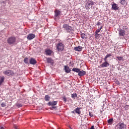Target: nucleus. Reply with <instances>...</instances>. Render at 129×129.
Wrapping results in <instances>:
<instances>
[{
    "mask_svg": "<svg viewBox=\"0 0 129 129\" xmlns=\"http://www.w3.org/2000/svg\"><path fill=\"white\" fill-rule=\"evenodd\" d=\"M101 24V23L100 22V21H98L97 23V26H100V25Z\"/></svg>",
    "mask_w": 129,
    "mask_h": 129,
    "instance_id": "36",
    "label": "nucleus"
},
{
    "mask_svg": "<svg viewBox=\"0 0 129 129\" xmlns=\"http://www.w3.org/2000/svg\"><path fill=\"white\" fill-rule=\"evenodd\" d=\"M96 31H97V32L98 33H100V29H99V28L98 29H97L96 30Z\"/></svg>",
    "mask_w": 129,
    "mask_h": 129,
    "instance_id": "43",
    "label": "nucleus"
},
{
    "mask_svg": "<svg viewBox=\"0 0 129 129\" xmlns=\"http://www.w3.org/2000/svg\"><path fill=\"white\" fill-rule=\"evenodd\" d=\"M62 100L63 101H64L65 102H66V101H67V99L66 97H63L62 98Z\"/></svg>",
    "mask_w": 129,
    "mask_h": 129,
    "instance_id": "35",
    "label": "nucleus"
},
{
    "mask_svg": "<svg viewBox=\"0 0 129 129\" xmlns=\"http://www.w3.org/2000/svg\"><path fill=\"white\" fill-rule=\"evenodd\" d=\"M102 28H103V26H101V27H100V28H99L100 32L101 30L102 29Z\"/></svg>",
    "mask_w": 129,
    "mask_h": 129,
    "instance_id": "45",
    "label": "nucleus"
},
{
    "mask_svg": "<svg viewBox=\"0 0 129 129\" xmlns=\"http://www.w3.org/2000/svg\"><path fill=\"white\" fill-rule=\"evenodd\" d=\"M119 8L118 4H115V3L112 4V10L113 11H118Z\"/></svg>",
    "mask_w": 129,
    "mask_h": 129,
    "instance_id": "8",
    "label": "nucleus"
},
{
    "mask_svg": "<svg viewBox=\"0 0 129 129\" xmlns=\"http://www.w3.org/2000/svg\"><path fill=\"white\" fill-rule=\"evenodd\" d=\"M117 129H125L126 128V124L124 122H118L117 125H116Z\"/></svg>",
    "mask_w": 129,
    "mask_h": 129,
    "instance_id": "4",
    "label": "nucleus"
},
{
    "mask_svg": "<svg viewBox=\"0 0 129 129\" xmlns=\"http://www.w3.org/2000/svg\"><path fill=\"white\" fill-rule=\"evenodd\" d=\"M120 39H121V37H120Z\"/></svg>",
    "mask_w": 129,
    "mask_h": 129,
    "instance_id": "48",
    "label": "nucleus"
},
{
    "mask_svg": "<svg viewBox=\"0 0 129 129\" xmlns=\"http://www.w3.org/2000/svg\"><path fill=\"white\" fill-rule=\"evenodd\" d=\"M75 110H76V109H75L74 110V111H73L72 112L73 113H75V112H76Z\"/></svg>",
    "mask_w": 129,
    "mask_h": 129,
    "instance_id": "46",
    "label": "nucleus"
},
{
    "mask_svg": "<svg viewBox=\"0 0 129 129\" xmlns=\"http://www.w3.org/2000/svg\"><path fill=\"white\" fill-rule=\"evenodd\" d=\"M89 116H90V117H93V115L91 112H89Z\"/></svg>",
    "mask_w": 129,
    "mask_h": 129,
    "instance_id": "40",
    "label": "nucleus"
},
{
    "mask_svg": "<svg viewBox=\"0 0 129 129\" xmlns=\"http://www.w3.org/2000/svg\"><path fill=\"white\" fill-rule=\"evenodd\" d=\"M57 104V101H49L48 105V106H56Z\"/></svg>",
    "mask_w": 129,
    "mask_h": 129,
    "instance_id": "14",
    "label": "nucleus"
},
{
    "mask_svg": "<svg viewBox=\"0 0 129 129\" xmlns=\"http://www.w3.org/2000/svg\"><path fill=\"white\" fill-rule=\"evenodd\" d=\"M119 37H124L125 36V31H124L123 28L122 29H119L118 32Z\"/></svg>",
    "mask_w": 129,
    "mask_h": 129,
    "instance_id": "7",
    "label": "nucleus"
},
{
    "mask_svg": "<svg viewBox=\"0 0 129 129\" xmlns=\"http://www.w3.org/2000/svg\"><path fill=\"white\" fill-rule=\"evenodd\" d=\"M17 106L18 107H22V104H17Z\"/></svg>",
    "mask_w": 129,
    "mask_h": 129,
    "instance_id": "37",
    "label": "nucleus"
},
{
    "mask_svg": "<svg viewBox=\"0 0 129 129\" xmlns=\"http://www.w3.org/2000/svg\"><path fill=\"white\" fill-rule=\"evenodd\" d=\"M80 109H81V107H77L76 109H75V112L76 113H78V114H81V111H80Z\"/></svg>",
    "mask_w": 129,
    "mask_h": 129,
    "instance_id": "19",
    "label": "nucleus"
},
{
    "mask_svg": "<svg viewBox=\"0 0 129 129\" xmlns=\"http://www.w3.org/2000/svg\"><path fill=\"white\" fill-rule=\"evenodd\" d=\"M122 28L124 31H125V35L126 34V30L127 29V26H123Z\"/></svg>",
    "mask_w": 129,
    "mask_h": 129,
    "instance_id": "30",
    "label": "nucleus"
},
{
    "mask_svg": "<svg viewBox=\"0 0 129 129\" xmlns=\"http://www.w3.org/2000/svg\"><path fill=\"white\" fill-rule=\"evenodd\" d=\"M56 108V106H52L51 107H50V110L55 109Z\"/></svg>",
    "mask_w": 129,
    "mask_h": 129,
    "instance_id": "31",
    "label": "nucleus"
},
{
    "mask_svg": "<svg viewBox=\"0 0 129 129\" xmlns=\"http://www.w3.org/2000/svg\"><path fill=\"white\" fill-rule=\"evenodd\" d=\"M5 81V77L4 76H1L0 77V86L2 85L3 83Z\"/></svg>",
    "mask_w": 129,
    "mask_h": 129,
    "instance_id": "17",
    "label": "nucleus"
},
{
    "mask_svg": "<svg viewBox=\"0 0 129 129\" xmlns=\"http://www.w3.org/2000/svg\"><path fill=\"white\" fill-rule=\"evenodd\" d=\"M64 70L67 74H69L71 72V69L68 66H64Z\"/></svg>",
    "mask_w": 129,
    "mask_h": 129,
    "instance_id": "13",
    "label": "nucleus"
},
{
    "mask_svg": "<svg viewBox=\"0 0 129 129\" xmlns=\"http://www.w3.org/2000/svg\"><path fill=\"white\" fill-rule=\"evenodd\" d=\"M86 72L85 71H80H80H79V72L78 73V75L80 77H82V76H84L85 75H86Z\"/></svg>",
    "mask_w": 129,
    "mask_h": 129,
    "instance_id": "11",
    "label": "nucleus"
},
{
    "mask_svg": "<svg viewBox=\"0 0 129 129\" xmlns=\"http://www.w3.org/2000/svg\"><path fill=\"white\" fill-rule=\"evenodd\" d=\"M14 128L15 129H19L17 125H14Z\"/></svg>",
    "mask_w": 129,
    "mask_h": 129,
    "instance_id": "38",
    "label": "nucleus"
},
{
    "mask_svg": "<svg viewBox=\"0 0 129 129\" xmlns=\"http://www.w3.org/2000/svg\"><path fill=\"white\" fill-rule=\"evenodd\" d=\"M51 53H52V51L50 49H46V50H45V54L46 55H50Z\"/></svg>",
    "mask_w": 129,
    "mask_h": 129,
    "instance_id": "18",
    "label": "nucleus"
},
{
    "mask_svg": "<svg viewBox=\"0 0 129 129\" xmlns=\"http://www.w3.org/2000/svg\"><path fill=\"white\" fill-rule=\"evenodd\" d=\"M72 71L76 72V73H78V74H79L80 69L77 68H74L72 69Z\"/></svg>",
    "mask_w": 129,
    "mask_h": 129,
    "instance_id": "22",
    "label": "nucleus"
},
{
    "mask_svg": "<svg viewBox=\"0 0 129 129\" xmlns=\"http://www.w3.org/2000/svg\"><path fill=\"white\" fill-rule=\"evenodd\" d=\"M7 106V104L5 102H3L1 104V106H2V107H4V106Z\"/></svg>",
    "mask_w": 129,
    "mask_h": 129,
    "instance_id": "32",
    "label": "nucleus"
},
{
    "mask_svg": "<svg viewBox=\"0 0 129 129\" xmlns=\"http://www.w3.org/2000/svg\"><path fill=\"white\" fill-rule=\"evenodd\" d=\"M94 5V3L92 1L88 0L86 4V8L87 9H91L92 6Z\"/></svg>",
    "mask_w": 129,
    "mask_h": 129,
    "instance_id": "6",
    "label": "nucleus"
},
{
    "mask_svg": "<svg viewBox=\"0 0 129 129\" xmlns=\"http://www.w3.org/2000/svg\"><path fill=\"white\" fill-rule=\"evenodd\" d=\"M45 101H49L50 97L49 95H46L44 97Z\"/></svg>",
    "mask_w": 129,
    "mask_h": 129,
    "instance_id": "21",
    "label": "nucleus"
},
{
    "mask_svg": "<svg viewBox=\"0 0 129 129\" xmlns=\"http://www.w3.org/2000/svg\"><path fill=\"white\" fill-rule=\"evenodd\" d=\"M62 28L67 31V33H70L72 31V27L71 26H69L68 24H63L62 26Z\"/></svg>",
    "mask_w": 129,
    "mask_h": 129,
    "instance_id": "2",
    "label": "nucleus"
},
{
    "mask_svg": "<svg viewBox=\"0 0 129 129\" xmlns=\"http://www.w3.org/2000/svg\"><path fill=\"white\" fill-rule=\"evenodd\" d=\"M95 38L97 39L100 38V34L97 33V30L95 32Z\"/></svg>",
    "mask_w": 129,
    "mask_h": 129,
    "instance_id": "24",
    "label": "nucleus"
},
{
    "mask_svg": "<svg viewBox=\"0 0 129 129\" xmlns=\"http://www.w3.org/2000/svg\"><path fill=\"white\" fill-rule=\"evenodd\" d=\"M4 127H1V129H4Z\"/></svg>",
    "mask_w": 129,
    "mask_h": 129,
    "instance_id": "47",
    "label": "nucleus"
},
{
    "mask_svg": "<svg viewBox=\"0 0 129 129\" xmlns=\"http://www.w3.org/2000/svg\"><path fill=\"white\" fill-rule=\"evenodd\" d=\"M95 126H94V125H92V126H91L90 129H94Z\"/></svg>",
    "mask_w": 129,
    "mask_h": 129,
    "instance_id": "42",
    "label": "nucleus"
},
{
    "mask_svg": "<svg viewBox=\"0 0 129 129\" xmlns=\"http://www.w3.org/2000/svg\"><path fill=\"white\" fill-rule=\"evenodd\" d=\"M104 60L105 61V62H108V61H107V55H106V56L105 57V58H104Z\"/></svg>",
    "mask_w": 129,
    "mask_h": 129,
    "instance_id": "34",
    "label": "nucleus"
},
{
    "mask_svg": "<svg viewBox=\"0 0 129 129\" xmlns=\"http://www.w3.org/2000/svg\"><path fill=\"white\" fill-rule=\"evenodd\" d=\"M109 66V63L108 62H103L102 64H100L101 68H108Z\"/></svg>",
    "mask_w": 129,
    "mask_h": 129,
    "instance_id": "16",
    "label": "nucleus"
},
{
    "mask_svg": "<svg viewBox=\"0 0 129 129\" xmlns=\"http://www.w3.org/2000/svg\"><path fill=\"white\" fill-rule=\"evenodd\" d=\"M47 62L48 63H52L53 59L51 58H47Z\"/></svg>",
    "mask_w": 129,
    "mask_h": 129,
    "instance_id": "28",
    "label": "nucleus"
},
{
    "mask_svg": "<svg viewBox=\"0 0 129 129\" xmlns=\"http://www.w3.org/2000/svg\"><path fill=\"white\" fill-rule=\"evenodd\" d=\"M112 54H107V58H108V57L111 56Z\"/></svg>",
    "mask_w": 129,
    "mask_h": 129,
    "instance_id": "39",
    "label": "nucleus"
},
{
    "mask_svg": "<svg viewBox=\"0 0 129 129\" xmlns=\"http://www.w3.org/2000/svg\"><path fill=\"white\" fill-rule=\"evenodd\" d=\"M2 4H3L4 5H6V3L5 1H3V2H2Z\"/></svg>",
    "mask_w": 129,
    "mask_h": 129,
    "instance_id": "44",
    "label": "nucleus"
},
{
    "mask_svg": "<svg viewBox=\"0 0 129 129\" xmlns=\"http://www.w3.org/2000/svg\"><path fill=\"white\" fill-rule=\"evenodd\" d=\"M64 48V43L60 42L56 44V49L58 51H63Z\"/></svg>",
    "mask_w": 129,
    "mask_h": 129,
    "instance_id": "3",
    "label": "nucleus"
},
{
    "mask_svg": "<svg viewBox=\"0 0 129 129\" xmlns=\"http://www.w3.org/2000/svg\"><path fill=\"white\" fill-rule=\"evenodd\" d=\"M29 63L31 65H36L37 61H36V59H34V58H31L29 59Z\"/></svg>",
    "mask_w": 129,
    "mask_h": 129,
    "instance_id": "10",
    "label": "nucleus"
},
{
    "mask_svg": "<svg viewBox=\"0 0 129 129\" xmlns=\"http://www.w3.org/2000/svg\"><path fill=\"white\" fill-rule=\"evenodd\" d=\"M71 129H73V128H71Z\"/></svg>",
    "mask_w": 129,
    "mask_h": 129,
    "instance_id": "49",
    "label": "nucleus"
},
{
    "mask_svg": "<svg viewBox=\"0 0 129 129\" xmlns=\"http://www.w3.org/2000/svg\"><path fill=\"white\" fill-rule=\"evenodd\" d=\"M24 62L26 64H29V58H28V57H26V58H24Z\"/></svg>",
    "mask_w": 129,
    "mask_h": 129,
    "instance_id": "25",
    "label": "nucleus"
},
{
    "mask_svg": "<svg viewBox=\"0 0 129 129\" xmlns=\"http://www.w3.org/2000/svg\"><path fill=\"white\" fill-rule=\"evenodd\" d=\"M3 74L7 75V76H14L15 73L12 70H6L3 72Z\"/></svg>",
    "mask_w": 129,
    "mask_h": 129,
    "instance_id": "5",
    "label": "nucleus"
},
{
    "mask_svg": "<svg viewBox=\"0 0 129 129\" xmlns=\"http://www.w3.org/2000/svg\"><path fill=\"white\" fill-rule=\"evenodd\" d=\"M116 58L118 60H124V58L122 56H116Z\"/></svg>",
    "mask_w": 129,
    "mask_h": 129,
    "instance_id": "29",
    "label": "nucleus"
},
{
    "mask_svg": "<svg viewBox=\"0 0 129 129\" xmlns=\"http://www.w3.org/2000/svg\"><path fill=\"white\" fill-rule=\"evenodd\" d=\"M120 3L122 5H127V2H126V0H121Z\"/></svg>",
    "mask_w": 129,
    "mask_h": 129,
    "instance_id": "23",
    "label": "nucleus"
},
{
    "mask_svg": "<svg viewBox=\"0 0 129 129\" xmlns=\"http://www.w3.org/2000/svg\"><path fill=\"white\" fill-rule=\"evenodd\" d=\"M27 38L28 40H32V39H33V38H35V35L33 33H29V34L28 35Z\"/></svg>",
    "mask_w": 129,
    "mask_h": 129,
    "instance_id": "9",
    "label": "nucleus"
},
{
    "mask_svg": "<svg viewBox=\"0 0 129 129\" xmlns=\"http://www.w3.org/2000/svg\"><path fill=\"white\" fill-rule=\"evenodd\" d=\"M54 13L55 17H57L58 16H60V14L61 13V11L59 10H56L54 11Z\"/></svg>",
    "mask_w": 129,
    "mask_h": 129,
    "instance_id": "12",
    "label": "nucleus"
},
{
    "mask_svg": "<svg viewBox=\"0 0 129 129\" xmlns=\"http://www.w3.org/2000/svg\"><path fill=\"white\" fill-rule=\"evenodd\" d=\"M124 108L126 110L129 109V105H125L124 106Z\"/></svg>",
    "mask_w": 129,
    "mask_h": 129,
    "instance_id": "33",
    "label": "nucleus"
},
{
    "mask_svg": "<svg viewBox=\"0 0 129 129\" xmlns=\"http://www.w3.org/2000/svg\"><path fill=\"white\" fill-rule=\"evenodd\" d=\"M81 37L83 38V39H87V35L85 33H81Z\"/></svg>",
    "mask_w": 129,
    "mask_h": 129,
    "instance_id": "20",
    "label": "nucleus"
},
{
    "mask_svg": "<svg viewBox=\"0 0 129 129\" xmlns=\"http://www.w3.org/2000/svg\"><path fill=\"white\" fill-rule=\"evenodd\" d=\"M77 96H78V95L76 93H74L71 95L72 98L75 99L76 97H77Z\"/></svg>",
    "mask_w": 129,
    "mask_h": 129,
    "instance_id": "26",
    "label": "nucleus"
},
{
    "mask_svg": "<svg viewBox=\"0 0 129 129\" xmlns=\"http://www.w3.org/2000/svg\"><path fill=\"white\" fill-rule=\"evenodd\" d=\"M113 118H110L108 120L107 122L109 124L111 125L113 123Z\"/></svg>",
    "mask_w": 129,
    "mask_h": 129,
    "instance_id": "27",
    "label": "nucleus"
},
{
    "mask_svg": "<svg viewBox=\"0 0 129 129\" xmlns=\"http://www.w3.org/2000/svg\"><path fill=\"white\" fill-rule=\"evenodd\" d=\"M116 83L117 84H120V83H119V81H118V80H116Z\"/></svg>",
    "mask_w": 129,
    "mask_h": 129,
    "instance_id": "41",
    "label": "nucleus"
},
{
    "mask_svg": "<svg viewBox=\"0 0 129 129\" xmlns=\"http://www.w3.org/2000/svg\"><path fill=\"white\" fill-rule=\"evenodd\" d=\"M16 38L15 37H11L7 39V42L11 46H15L17 44Z\"/></svg>",
    "mask_w": 129,
    "mask_h": 129,
    "instance_id": "1",
    "label": "nucleus"
},
{
    "mask_svg": "<svg viewBox=\"0 0 129 129\" xmlns=\"http://www.w3.org/2000/svg\"><path fill=\"white\" fill-rule=\"evenodd\" d=\"M82 49H83V47H82V46H78L77 47H75L74 49L75 50H76V51H82Z\"/></svg>",
    "mask_w": 129,
    "mask_h": 129,
    "instance_id": "15",
    "label": "nucleus"
}]
</instances>
